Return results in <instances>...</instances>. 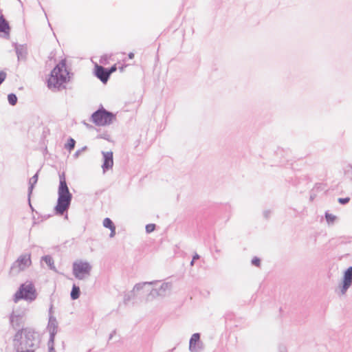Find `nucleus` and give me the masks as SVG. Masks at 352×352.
Masks as SVG:
<instances>
[{
	"instance_id": "17",
	"label": "nucleus",
	"mask_w": 352,
	"mask_h": 352,
	"mask_svg": "<svg viewBox=\"0 0 352 352\" xmlns=\"http://www.w3.org/2000/svg\"><path fill=\"white\" fill-rule=\"evenodd\" d=\"M8 102L10 104L14 105L17 102V97L14 94H10L8 96Z\"/></svg>"
},
{
	"instance_id": "25",
	"label": "nucleus",
	"mask_w": 352,
	"mask_h": 352,
	"mask_svg": "<svg viewBox=\"0 0 352 352\" xmlns=\"http://www.w3.org/2000/svg\"><path fill=\"white\" fill-rule=\"evenodd\" d=\"M38 181V175L36 174L34 175L31 179H30V182L31 184H36Z\"/></svg>"
},
{
	"instance_id": "12",
	"label": "nucleus",
	"mask_w": 352,
	"mask_h": 352,
	"mask_svg": "<svg viewBox=\"0 0 352 352\" xmlns=\"http://www.w3.org/2000/svg\"><path fill=\"white\" fill-rule=\"evenodd\" d=\"M10 27L6 21L0 17V35L8 36L9 34Z\"/></svg>"
},
{
	"instance_id": "23",
	"label": "nucleus",
	"mask_w": 352,
	"mask_h": 352,
	"mask_svg": "<svg viewBox=\"0 0 352 352\" xmlns=\"http://www.w3.org/2000/svg\"><path fill=\"white\" fill-rule=\"evenodd\" d=\"M117 70V67L116 65H113L109 69H107L108 72H109V76L115 72Z\"/></svg>"
},
{
	"instance_id": "14",
	"label": "nucleus",
	"mask_w": 352,
	"mask_h": 352,
	"mask_svg": "<svg viewBox=\"0 0 352 352\" xmlns=\"http://www.w3.org/2000/svg\"><path fill=\"white\" fill-rule=\"evenodd\" d=\"M199 340V335L198 333H195L192 336L190 340V350H194L196 348V344Z\"/></svg>"
},
{
	"instance_id": "18",
	"label": "nucleus",
	"mask_w": 352,
	"mask_h": 352,
	"mask_svg": "<svg viewBox=\"0 0 352 352\" xmlns=\"http://www.w3.org/2000/svg\"><path fill=\"white\" fill-rule=\"evenodd\" d=\"M43 260L51 268H54V261L51 256H46L43 258Z\"/></svg>"
},
{
	"instance_id": "6",
	"label": "nucleus",
	"mask_w": 352,
	"mask_h": 352,
	"mask_svg": "<svg viewBox=\"0 0 352 352\" xmlns=\"http://www.w3.org/2000/svg\"><path fill=\"white\" fill-rule=\"evenodd\" d=\"M32 264L30 254L21 255L12 265L11 270L19 272L29 267Z\"/></svg>"
},
{
	"instance_id": "1",
	"label": "nucleus",
	"mask_w": 352,
	"mask_h": 352,
	"mask_svg": "<svg viewBox=\"0 0 352 352\" xmlns=\"http://www.w3.org/2000/svg\"><path fill=\"white\" fill-rule=\"evenodd\" d=\"M71 73L67 67L65 59L60 60L51 71L47 80V87L53 91H60L65 89V85L70 81Z\"/></svg>"
},
{
	"instance_id": "10",
	"label": "nucleus",
	"mask_w": 352,
	"mask_h": 352,
	"mask_svg": "<svg viewBox=\"0 0 352 352\" xmlns=\"http://www.w3.org/2000/svg\"><path fill=\"white\" fill-rule=\"evenodd\" d=\"M352 283V267H350L345 272L343 279L342 294H344Z\"/></svg>"
},
{
	"instance_id": "5",
	"label": "nucleus",
	"mask_w": 352,
	"mask_h": 352,
	"mask_svg": "<svg viewBox=\"0 0 352 352\" xmlns=\"http://www.w3.org/2000/svg\"><path fill=\"white\" fill-rule=\"evenodd\" d=\"M91 266L87 262L76 261L73 265V272L77 278L82 279L89 274Z\"/></svg>"
},
{
	"instance_id": "15",
	"label": "nucleus",
	"mask_w": 352,
	"mask_h": 352,
	"mask_svg": "<svg viewBox=\"0 0 352 352\" xmlns=\"http://www.w3.org/2000/svg\"><path fill=\"white\" fill-rule=\"evenodd\" d=\"M80 291L79 287H78L75 285H73V287H72V289L71 292V298L73 300H76V299L78 298L80 296Z\"/></svg>"
},
{
	"instance_id": "9",
	"label": "nucleus",
	"mask_w": 352,
	"mask_h": 352,
	"mask_svg": "<svg viewBox=\"0 0 352 352\" xmlns=\"http://www.w3.org/2000/svg\"><path fill=\"white\" fill-rule=\"evenodd\" d=\"M103 158L104 162L102 165V168L103 171L105 172L109 169H111L113 166V153L109 152H103Z\"/></svg>"
},
{
	"instance_id": "20",
	"label": "nucleus",
	"mask_w": 352,
	"mask_h": 352,
	"mask_svg": "<svg viewBox=\"0 0 352 352\" xmlns=\"http://www.w3.org/2000/svg\"><path fill=\"white\" fill-rule=\"evenodd\" d=\"M252 263L256 267H259L261 264V261L258 258L255 257L252 260Z\"/></svg>"
},
{
	"instance_id": "26",
	"label": "nucleus",
	"mask_w": 352,
	"mask_h": 352,
	"mask_svg": "<svg viewBox=\"0 0 352 352\" xmlns=\"http://www.w3.org/2000/svg\"><path fill=\"white\" fill-rule=\"evenodd\" d=\"M197 258H199V256H198L197 254H196V255L193 257V259H192V262H191V265H193L194 261H195V259H197Z\"/></svg>"
},
{
	"instance_id": "13",
	"label": "nucleus",
	"mask_w": 352,
	"mask_h": 352,
	"mask_svg": "<svg viewBox=\"0 0 352 352\" xmlns=\"http://www.w3.org/2000/svg\"><path fill=\"white\" fill-rule=\"evenodd\" d=\"M103 226L106 228H108L111 230V236H113L116 232V227L113 225V223L109 218H105L103 221Z\"/></svg>"
},
{
	"instance_id": "19",
	"label": "nucleus",
	"mask_w": 352,
	"mask_h": 352,
	"mask_svg": "<svg viewBox=\"0 0 352 352\" xmlns=\"http://www.w3.org/2000/svg\"><path fill=\"white\" fill-rule=\"evenodd\" d=\"M155 229V225L153 224V223H151V224H148L146 225V231L148 232V233H151L153 231H154Z\"/></svg>"
},
{
	"instance_id": "2",
	"label": "nucleus",
	"mask_w": 352,
	"mask_h": 352,
	"mask_svg": "<svg viewBox=\"0 0 352 352\" xmlns=\"http://www.w3.org/2000/svg\"><path fill=\"white\" fill-rule=\"evenodd\" d=\"M14 341L21 346L32 348L39 342V337L33 329L25 328L16 333Z\"/></svg>"
},
{
	"instance_id": "11",
	"label": "nucleus",
	"mask_w": 352,
	"mask_h": 352,
	"mask_svg": "<svg viewBox=\"0 0 352 352\" xmlns=\"http://www.w3.org/2000/svg\"><path fill=\"white\" fill-rule=\"evenodd\" d=\"M60 186L58 188V195H72L69 191L65 173L59 175Z\"/></svg>"
},
{
	"instance_id": "27",
	"label": "nucleus",
	"mask_w": 352,
	"mask_h": 352,
	"mask_svg": "<svg viewBox=\"0 0 352 352\" xmlns=\"http://www.w3.org/2000/svg\"><path fill=\"white\" fill-rule=\"evenodd\" d=\"M129 58H131V59L133 58V57H134V54H133V53H130V54H129Z\"/></svg>"
},
{
	"instance_id": "8",
	"label": "nucleus",
	"mask_w": 352,
	"mask_h": 352,
	"mask_svg": "<svg viewBox=\"0 0 352 352\" xmlns=\"http://www.w3.org/2000/svg\"><path fill=\"white\" fill-rule=\"evenodd\" d=\"M94 74L104 84L107 82L110 76L107 69L97 64L94 67Z\"/></svg>"
},
{
	"instance_id": "24",
	"label": "nucleus",
	"mask_w": 352,
	"mask_h": 352,
	"mask_svg": "<svg viewBox=\"0 0 352 352\" xmlns=\"http://www.w3.org/2000/svg\"><path fill=\"white\" fill-rule=\"evenodd\" d=\"M6 74L5 72H0V85L4 81L6 78Z\"/></svg>"
},
{
	"instance_id": "22",
	"label": "nucleus",
	"mask_w": 352,
	"mask_h": 352,
	"mask_svg": "<svg viewBox=\"0 0 352 352\" xmlns=\"http://www.w3.org/2000/svg\"><path fill=\"white\" fill-rule=\"evenodd\" d=\"M335 217L332 214H326V219L328 221H333L334 219H335Z\"/></svg>"
},
{
	"instance_id": "21",
	"label": "nucleus",
	"mask_w": 352,
	"mask_h": 352,
	"mask_svg": "<svg viewBox=\"0 0 352 352\" xmlns=\"http://www.w3.org/2000/svg\"><path fill=\"white\" fill-rule=\"evenodd\" d=\"M350 200V198L349 197H346V198H339L338 199V201L339 203H340L341 204H345L346 203H348Z\"/></svg>"
},
{
	"instance_id": "16",
	"label": "nucleus",
	"mask_w": 352,
	"mask_h": 352,
	"mask_svg": "<svg viewBox=\"0 0 352 352\" xmlns=\"http://www.w3.org/2000/svg\"><path fill=\"white\" fill-rule=\"evenodd\" d=\"M76 142L73 138H69L67 143L65 144V147L68 151H71L75 146Z\"/></svg>"
},
{
	"instance_id": "7",
	"label": "nucleus",
	"mask_w": 352,
	"mask_h": 352,
	"mask_svg": "<svg viewBox=\"0 0 352 352\" xmlns=\"http://www.w3.org/2000/svg\"><path fill=\"white\" fill-rule=\"evenodd\" d=\"M72 199V195H58V204L56 210L58 213L63 214L68 208Z\"/></svg>"
},
{
	"instance_id": "3",
	"label": "nucleus",
	"mask_w": 352,
	"mask_h": 352,
	"mask_svg": "<svg viewBox=\"0 0 352 352\" xmlns=\"http://www.w3.org/2000/svg\"><path fill=\"white\" fill-rule=\"evenodd\" d=\"M36 298V291L32 282L27 281L20 285L19 289L14 295V302H17L20 300L32 301Z\"/></svg>"
},
{
	"instance_id": "4",
	"label": "nucleus",
	"mask_w": 352,
	"mask_h": 352,
	"mask_svg": "<svg viewBox=\"0 0 352 352\" xmlns=\"http://www.w3.org/2000/svg\"><path fill=\"white\" fill-rule=\"evenodd\" d=\"M92 121L96 125L104 126L110 124L113 119V115L111 113L107 112L105 110H98L93 113Z\"/></svg>"
}]
</instances>
